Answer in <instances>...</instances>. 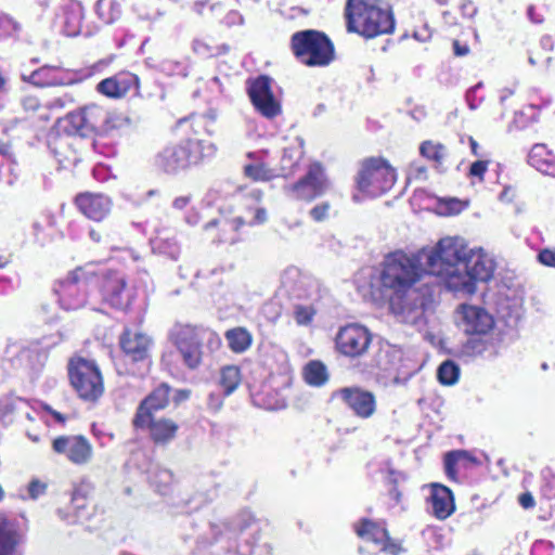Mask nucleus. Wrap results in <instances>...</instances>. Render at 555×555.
<instances>
[{
    "label": "nucleus",
    "mask_w": 555,
    "mask_h": 555,
    "mask_svg": "<svg viewBox=\"0 0 555 555\" xmlns=\"http://www.w3.org/2000/svg\"><path fill=\"white\" fill-rule=\"evenodd\" d=\"M426 273L425 266L403 251L389 254L382 266L379 282L391 312L401 321L413 323L422 314L423 299L415 285Z\"/></svg>",
    "instance_id": "1"
},
{
    "label": "nucleus",
    "mask_w": 555,
    "mask_h": 555,
    "mask_svg": "<svg viewBox=\"0 0 555 555\" xmlns=\"http://www.w3.org/2000/svg\"><path fill=\"white\" fill-rule=\"evenodd\" d=\"M347 29L364 38L389 34L395 28L390 8L383 0H347Z\"/></svg>",
    "instance_id": "2"
},
{
    "label": "nucleus",
    "mask_w": 555,
    "mask_h": 555,
    "mask_svg": "<svg viewBox=\"0 0 555 555\" xmlns=\"http://www.w3.org/2000/svg\"><path fill=\"white\" fill-rule=\"evenodd\" d=\"M470 249L464 238L447 236L441 238L434 247L423 248L418 251V261L425 266L426 273L442 279L449 289V282L460 272V263Z\"/></svg>",
    "instance_id": "3"
},
{
    "label": "nucleus",
    "mask_w": 555,
    "mask_h": 555,
    "mask_svg": "<svg viewBox=\"0 0 555 555\" xmlns=\"http://www.w3.org/2000/svg\"><path fill=\"white\" fill-rule=\"evenodd\" d=\"M397 180L396 170L378 157L363 160L356 177L357 192L352 199L360 203L366 197H377L388 192Z\"/></svg>",
    "instance_id": "4"
},
{
    "label": "nucleus",
    "mask_w": 555,
    "mask_h": 555,
    "mask_svg": "<svg viewBox=\"0 0 555 555\" xmlns=\"http://www.w3.org/2000/svg\"><path fill=\"white\" fill-rule=\"evenodd\" d=\"M496 263L494 258L483 249H470L463 263H460V272L453 275L449 282V289L472 295L476 292L477 282H488L493 278Z\"/></svg>",
    "instance_id": "5"
},
{
    "label": "nucleus",
    "mask_w": 555,
    "mask_h": 555,
    "mask_svg": "<svg viewBox=\"0 0 555 555\" xmlns=\"http://www.w3.org/2000/svg\"><path fill=\"white\" fill-rule=\"evenodd\" d=\"M211 142L184 140L167 145L157 156V165L166 172L176 173L199 164L215 154Z\"/></svg>",
    "instance_id": "6"
},
{
    "label": "nucleus",
    "mask_w": 555,
    "mask_h": 555,
    "mask_svg": "<svg viewBox=\"0 0 555 555\" xmlns=\"http://www.w3.org/2000/svg\"><path fill=\"white\" fill-rule=\"evenodd\" d=\"M291 47L295 57L306 66H326L334 60L333 43L318 30L295 33L291 39Z\"/></svg>",
    "instance_id": "7"
},
{
    "label": "nucleus",
    "mask_w": 555,
    "mask_h": 555,
    "mask_svg": "<svg viewBox=\"0 0 555 555\" xmlns=\"http://www.w3.org/2000/svg\"><path fill=\"white\" fill-rule=\"evenodd\" d=\"M68 377L78 397L94 402L104 392L102 373L95 361L82 357H74L68 363Z\"/></svg>",
    "instance_id": "8"
},
{
    "label": "nucleus",
    "mask_w": 555,
    "mask_h": 555,
    "mask_svg": "<svg viewBox=\"0 0 555 555\" xmlns=\"http://www.w3.org/2000/svg\"><path fill=\"white\" fill-rule=\"evenodd\" d=\"M208 336H212L208 330L190 324H176L170 332L172 343L190 369H195L201 364L202 343Z\"/></svg>",
    "instance_id": "9"
},
{
    "label": "nucleus",
    "mask_w": 555,
    "mask_h": 555,
    "mask_svg": "<svg viewBox=\"0 0 555 555\" xmlns=\"http://www.w3.org/2000/svg\"><path fill=\"white\" fill-rule=\"evenodd\" d=\"M55 293L65 310H77L88 302L89 281L81 269H76L57 283Z\"/></svg>",
    "instance_id": "10"
},
{
    "label": "nucleus",
    "mask_w": 555,
    "mask_h": 555,
    "mask_svg": "<svg viewBox=\"0 0 555 555\" xmlns=\"http://www.w3.org/2000/svg\"><path fill=\"white\" fill-rule=\"evenodd\" d=\"M335 341L336 348L341 354L357 358L369 350L372 335L365 326L351 323L338 331Z\"/></svg>",
    "instance_id": "11"
},
{
    "label": "nucleus",
    "mask_w": 555,
    "mask_h": 555,
    "mask_svg": "<svg viewBox=\"0 0 555 555\" xmlns=\"http://www.w3.org/2000/svg\"><path fill=\"white\" fill-rule=\"evenodd\" d=\"M328 186L323 168L320 164H313L304 178L287 188V192L296 199L311 202L323 195Z\"/></svg>",
    "instance_id": "12"
},
{
    "label": "nucleus",
    "mask_w": 555,
    "mask_h": 555,
    "mask_svg": "<svg viewBox=\"0 0 555 555\" xmlns=\"http://www.w3.org/2000/svg\"><path fill=\"white\" fill-rule=\"evenodd\" d=\"M456 323L467 335L483 336L491 332L494 326L492 315L482 307L473 305H461L456 309Z\"/></svg>",
    "instance_id": "13"
},
{
    "label": "nucleus",
    "mask_w": 555,
    "mask_h": 555,
    "mask_svg": "<svg viewBox=\"0 0 555 555\" xmlns=\"http://www.w3.org/2000/svg\"><path fill=\"white\" fill-rule=\"evenodd\" d=\"M55 453L64 455L70 463L81 466L90 463L93 456V447L81 435L60 436L52 441Z\"/></svg>",
    "instance_id": "14"
},
{
    "label": "nucleus",
    "mask_w": 555,
    "mask_h": 555,
    "mask_svg": "<svg viewBox=\"0 0 555 555\" xmlns=\"http://www.w3.org/2000/svg\"><path fill=\"white\" fill-rule=\"evenodd\" d=\"M271 85L272 79L261 76L255 79L248 88L254 106L267 118H273L281 112L280 103L273 95Z\"/></svg>",
    "instance_id": "15"
},
{
    "label": "nucleus",
    "mask_w": 555,
    "mask_h": 555,
    "mask_svg": "<svg viewBox=\"0 0 555 555\" xmlns=\"http://www.w3.org/2000/svg\"><path fill=\"white\" fill-rule=\"evenodd\" d=\"M357 534L364 541L372 543L380 551L391 555H398L402 547L398 542L389 539L384 526L369 519H362L356 525Z\"/></svg>",
    "instance_id": "16"
},
{
    "label": "nucleus",
    "mask_w": 555,
    "mask_h": 555,
    "mask_svg": "<svg viewBox=\"0 0 555 555\" xmlns=\"http://www.w3.org/2000/svg\"><path fill=\"white\" fill-rule=\"evenodd\" d=\"M169 403V387L162 384L153 390L138 406L132 424L135 428H145L153 412L165 409Z\"/></svg>",
    "instance_id": "17"
},
{
    "label": "nucleus",
    "mask_w": 555,
    "mask_h": 555,
    "mask_svg": "<svg viewBox=\"0 0 555 555\" xmlns=\"http://www.w3.org/2000/svg\"><path fill=\"white\" fill-rule=\"evenodd\" d=\"M337 396L361 418H370L376 411L375 396L360 388H343Z\"/></svg>",
    "instance_id": "18"
},
{
    "label": "nucleus",
    "mask_w": 555,
    "mask_h": 555,
    "mask_svg": "<svg viewBox=\"0 0 555 555\" xmlns=\"http://www.w3.org/2000/svg\"><path fill=\"white\" fill-rule=\"evenodd\" d=\"M78 209L88 219L102 221L112 210L113 203L111 198L102 193H82L76 197Z\"/></svg>",
    "instance_id": "19"
},
{
    "label": "nucleus",
    "mask_w": 555,
    "mask_h": 555,
    "mask_svg": "<svg viewBox=\"0 0 555 555\" xmlns=\"http://www.w3.org/2000/svg\"><path fill=\"white\" fill-rule=\"evenodd\" d=\"M138 87L139 78L137 75L130 72H120L100 81L96 86V90L107 98L120 99L132 88L138 89Z\"/></svg>",
    "instance_id": "20"
},
{
    "label": "nucleus",
    "mask_w": 555,
    "mask_h": 555,
    "mask_svg": "<svg viewBox=\"0 0 555 555\" xmlns=\"http://www.w3.org/2000/svg\"><path fill=\"white\" fill-rule=\"evenodd\" d=\"M119 344L132 361H141L147 358L152 340L143 333L126 330L120 336Z\"/></svg>",
    "instance_id": "21"
},
{
    "label": "nucleus",
    "mask_w": 555,
    "mask_h": 555,
    "mask_svg": "<svg viewBox=\"0 0 555 555\" xmlns=\"http://www.w3.org/2000/svg\"><path fill=\"white\" fill-rule=\"evenodd\" d=\"M433 514L438 519L448 518L455 509L452 492L442 485H433L430 493Z\"/></svg>",
    "instance_id": "22"
},
{
    "label": "nucleus",
    "mask_w": 555,
    "mask_h": 555,
    "mask_svg": "<svg viewBox=\"0 0 555 555\" xmlns=\"http://www.w3.org/2000/svg\"><path fill=\"white\" fill-rule=\"evenodd\" d=\"M126 281L120 274L108 275L102 285L103 297L115 308H124L128 305L125 297Z\"/></svg>",
    "instance_id": "23"
},
{
    "label": "nucleus",
    "mask_w": 555,
    "mask_h": 555,
    "mask_svg": "<svg viewBox=\"0 0 555 555\" xmlns=\"http://www.w3.org/2000/svg\"><path fill=\"white\" fill-rule=\"evenodd\" d=\"M528 163L538 171L555 177V155L546 147L545 144H534L529 154Z\"/></svg>",
    "instance_id": "24"
},
{
    "label": "nucleus",
    "mask_w": 555,
    "mask_h": 555,
    "mask_svg": "<svg viewBox=\"0 0 555 555\" xmlns=\"http://www.w3.org/2000/svg\"><path fill=\"white\" fill-rule=\"evenodd\" d=\"M150 430L151 439L157 444H165L171 441L178 431L176 422L169 418H154L151 416L146 427Z\"/></svg>",
    "instance_id": "25"
},
{
    "label": "nucleus",
    "mask_w": 555,
    "mask_h": 555,
    "mask_svg": "<svg viewBox=\"0 0 555 555\" xmlns=\"http://www.w3.org/2000/svg\"><path fill=\"white\" fill-rule=\"evenodd\" d=\"M262 154H264V152L248 154L253 162L245 165V175L255 181H269L281 176L278 170L269 167L262 162Z\"/></svg>",
    "instance_id": "26"
},
{
    "label": "nucleus",
    "mask_w": 555,
    "mask_h": 555,
    "mask_svg": "<svg viewBox=\"0 0 555 555\" xmlns=\"http://www.w3.org/2000/svg\"><path fill=\"white\" fill-rule=\"evenodd\" d=\"M18 542L20 535L14 524L0 515V555H12Z\"/></svg>",
    "instance_id": "27"
},
{
    "label": "nucleus",
    "mask_w": 555,
    "mask_h": 555,
    "mask_svg": "<svg viewBox=\"0 0 555 555\" xmlns=\"http://www.w3.org/2000/svg\"><path fill=\"white\" fill-rule=\"evenodd\" d=\"M59 74V67L43 66L33 72L28 77L23 75V79L40 87L62 86L67 83Z\"/></svg>",
    "instance_id": "28"
},
{
    "label": "nucleus",
    "mask_w": 555,
    "mask_h": 555,
    "mask_svg": "<svg viewBox=\"0 0 555 555\" xmlns=\"http://www.w3.org/2000/svg\"><path fill=\"white\" fill-rule=\"evenodd\" d=\"M229 348L235 353L245 352L253 343V336L245 327H235L225 332Z\"/></svg>",
    "instance_id": "29"
},
{
    "label": "nucleus",
    "mask_w": 555,
    "mask_h": 555,
    "mask_svg": "<svg viewBox=\"0 0 555 555\" xmlns=\"http://www.w3.org/2000/svg\"><path fill=\"white\" fill-rule=\"evenodd\" d=\"M304 154L301 142L296 141L283 151L281 158V167L279 173L281 176H288L296 167L297 163Z\"/></svg>",
    "instance_id": "30"
},
{
    "label": "nucleus",
    "mask_w": 555,
    "mask_h": 555,
    "mask_svg": "<svg viewBox=\"0 0 555 555\" xmlns=\"http://www.w3.org/2000/svg\"><path fill=\"white\" fill-rule=\"evenodd\" d=\"M304 379L314 387L324 385L328 379L326 366L320 361H310L304 367Z\"/></svg>",
    "instance_id": "31"
},
{
    "label": "nucleus",
    "mask_w": 555,
    "mask_h": 555,
    "mask_svg": "<svg viewBox=\"0 0 555 555\" xmlns=\"http://www.w3.org/2000/svg\"><path fill=\"white\" fill-rule=\"evenodd\" d=\"M241 384V372L235 365H228L221 369L219 385L224 396H230Z\"/></svg>",
    "instance_id": "32"
},
{
    "label": "nucleus",
    "mask_w": 555,
    "mask_h": 555,
    "mask_svg": "<svg viewBox=\"0 0 555 555\" xmlns=\"http://www.w3.org/2000/svg\"><path fill=\"white\" fill-rule=\"evenodd\" d=\"M465 464V463H473V464H479V461L476 460V457L465 450H457L449 452L444 457V467L448 476L454 477L456 473V465L459 464Z\"/></svg>",
    "instance_id": "33"
},
{
    "label": "nucleus",
    "mask_w": 555,
    "mask_h": 555,
    "mask_svg": "<svg viewBox=\"0 0 555 555\" xmlns=\"http://www.w3.org/2000/svg\"><path fill=\"white\" fill-rule=\"evenodd\" d=\"M267 210L262 207H255L249 208L247 212L244 216H240L235 219H233V224L235 229H238L240 227L244 224L248 225H256V224H262L267 221Z\"/></svg>",
    "instance_id": "34"
},
{
    "label": "nucleus",
    "mask_w": 555,
    "mask_h": 555,
    "mask_svg": "<svg viewBox=\"0 0 555 555\" xmlns=\"http://www.w3.org/2000/svg\"><path fill=\"white\" fill-rule=\"evenodd\" d=\"M87 129L95 130L106 118L105 111L96 104H90L81 108Z\"/></svg>",
    "instance_id": "35"
},
{
    "label": "nucleus",
    "mask_w": 555,
    "mask_h": 555,
    "mask_svg": "<svg viewBox=\"0 0 555 555\" xmlns=\"http://www.w3.org/2000/svg\"><path fill=\"white\" fill-rule=\"evenodd\" d=\"M88 501L80 488L75 489L72 496V508L76 514V520L88 519L89 513H87Z\"/></svg>",
    "instance_id": "36"
},
{
    "label": "nucleus",
    "mask_w": 555,
    "mask_h": 555,
    "mask_svg": "<svg viewBox=\"0 0 555 555\" xmlns=\"http://www.w3.org/2000/svg\"><path fill=\"white\" fill-rule=\"evenodd\" d=\"M421 154L438 164H441L446 156V147L442 144L431 141L424 142L420 147Z\"/></svg>",
    "instance_id": "37"
},
{
    "label": "nucleus",
    "mask_w": 555,
    "mask_h": 555,
    "mask_svg": "<svg viewBox=\"0 0 555 555\" xmlns=\"http://www.w3.org/2000/svg\"><path fill=\"white\" fill-rule=\"evenodd\" d=\"M459 367L452 361L443 362L438 369V379L443 385H453L459 378Z\"/></svg>",
    "instance_id": "38"
},
{
    "label": "nucleus",
    "mask_w": 555,
    "mask_h": 555,
    "mask_svg": "<svg viewBox=\"0 0 555 555\" xmlns=\"http://www.w3.org/2000/svg\"><path fill=\"white\" fill-rule=\"evenodd\" d=\"M293 314L298 325L308 326L313 321L315 309L311 305H295Z\"/></svg>",
    "instance_id": "39"
},
{
    "label": "nucleus",
    "mask_w": 555,
    "mask_h": 555,
    "mask_svg": "<svg viewBox=\"0 0 555 555\" xmlns=\"http://www.w3.org/2000/svg\"><path fill=\"white\" fill-rule=\"evenodd\" d=\"M65 33L67 36H76L80 33L81 28V10L74 9L66 14L65 17Z\"/></svg>",
    "instance_id": "40"
},
{
    "label": "nucleus",
    "mask_w": 555,
    "mask_h": 555,
    "mask_svg": "<svg viewBox=\"0 0 555 555\" xmlns=\"http://www.w3.org/2000/svg\"><path fill=\"white\" fill-rule=\"evenodd\" d=\"M331 209V205L327 202H323L321 204L315 205L311 210L309 211L310 217L317 221L321 222L324 221L328 217V212Z\"/></svg>",
    "instance_id": "41"
},
{
    "label": "nucleus",
    "mask_w": 555,
    "mask_h": 555,
    "mask_svg": "<svg viewBox=\"0 0 555 555\" xmlns=\"http://www.w3.org/2000/svg\"><path fill=\"white\" fill-rule=\"evenodd\" d=\"M46 489L47 485L44 482L34 479L30 481L27 488L28 496L33 500H36L46 492Z\"/></svg>",
    "instance_id": "42"
},
{
    "label": "nucleus",
    "mask_w": 555,
    "mask_h": 555,
    "mask_svg": "<svg viewBox=\"0 0 555 555\" xmlns=\"http://www.w3.org/2000/svg\"><path fill=\"white\" fill-rule=\"evenodd\" d=\"M538 260L546 267L555 268V248H544L538 254Z\"/></svg>",
    "instance_id": "43"
},
{
    "label": "nucleus",
    "mask_w": 555,
    "mask_h": 555,
    "mask_svg": "<svg viewBox=\"0 0 555 555\" xmlns=\"http://www.w3.org/2000/svg\"><path fill=\"white\" fill-rule=\"evenodd\" d=\"M488 169V163L485 160H477L470 165L469 176L478 178L479 181L483 180V176Z\"/></svg>",
    "instance_id": "44"
},
{
    "label": "nucleus",
    "mask_w": 555,
    "mask_h": 555,
    "mask_svg": "<svg viewBox=\"0 0 555 555\" xmlns=\"http://www.w3.org/2000/svg\"><path fill=\"white\" fill-rule=\"evenodd\" d=\"M82 109L69 114L68 118L69 121L73 124V126L76 128L77 131H89L87 129V125H85V118Z\"/></svg>",
    "instance_id": "45"
},
{
    "label": "nucleus",
    "mask_w": 555,
    "mask_h": 555,
    "mask_svg": "<svg viewBox=\"0 0 555 555\" xmlns=\"http://www.w3.org/2000/svg\"><path fill=\"white\" fill-rule=\"evenodd\" d=\"M193 50L202 56L210 55L212 52L209 43L198 38L193 41Z\"/></svg>",
    "instance_id": "46"
},
{
    "label": "nucleus",
    "mask_w": 555,
    "mask_h": 555,
    "mask_svg": "<svg viewBox=\"0 0 555 555\" xmlns=\"http://www.w3.org/2000/svg\"><path fill=\"white\" fill-rule=\"evenodd\" d=\"M41 409H42V413H43V417L46 416H51L56 423H60V424H64L65 421H66V417L61 414L60 412L53 410L50 405L48 404H42L41 405Z\"/></svg>",
    "instance_id": "47"
},
{
    "label": "nucleus",
    "mask_w": 555,
    "mask_h": 555,
    "mask_svg": "<svg viewBox=\"0 0 555 555\" xmlns=\"http://www.w3.org/2000/svg\"><path fill=\"white\" fill-rule=\"evenodd\" d=\"M159 248L163 249L164 253H167L171 258H177L179 254V247L176 240H169L159 245Z\"/></svg>",
    "instance_id": "48"
},
{
    "label": "nucleus",
    "mask_w": 555,
    "mask_h": 555,
    "mask_svg": "<svg viewBox=\"0 0 555 555\" xmlns=\"http://www.w3.org/2000/svg\"><path fill=\"white\" fill-rule=\"evenodd\" d=\"M23 105L26 111L36 113L37 111H47L49 107L42 106L36 98L28 96L24 100Z\"/></svg>",
    "instance_id": "49"
},
{
    "label": "nucleus",
    "mask_w": 555,
    "mask_h": 555,
    "mask_svg": "<svg viewBox=\"0 0 555 555\" xmlns=\"http://www.w3.org/2000/svg\"><path fill=\"white\" fill-rule=\"evenodd\" d=\"M46 106L49 107L47 111H37L36 112L38 114V118H40L42 120H48L50 118L49 111H51L53 108H62L64 106V103L61 99H57L53 102L48 103Z\"/></svg>",
    "instance_id": "50"
},
{
    "label": "nucleus",
    "mask_w": 555,
    "mask_h": 555,
    "mask_svg": "<svg viewBox=\"0 0 555 555\" xmlns=\"http://www.w3.org/2000/svg\"><path fill=\"white\" fill-rule=\"evenodd\" d=\"M191 201H192L191 195L178 196L173 199L172 207L177 210H183L184 208H186L189 206Z\"/></svg>",
    "instance_id": "51"
},
{
    "label": "nucleus",
    "mask_w": 555,
    "mask_h": 555,
    "mask_svg": "<svg viewBox=\"0 0 555 555\" xmlns=\"http://www.w3.org/2000/svg\"><path fill=\"white\" fill-rule=\"evenodd\" d=\"M518 502L526 509L533 507L535 504L534 499L530 492H525L520 494Z\"/></svg>",
    "instance_id": "52"
},
{
    "label": "nucleus",
    "mask_w": 555,
    "mask_h": 555,
    "mask_svg": "<svg viewBox=\"0 0 555 555\" xmlns=\"http://www.w3.org/2000/svg\"><path fill=\"white\" fill-rule=\"evenodd\" d=\"M454 54L457 56H464L469 52V48L466 44H461L457 40L453 42Z\"/></svg>",
    "instance_id": "53"
},
{
    "label": "nucleus",
    "mask_w": 555,
    "mask_h": 555,
    "mask_svg": "<svg viewBox=\"0 0 555 555\" xmlns=\"http://www.w3.org/2000/svg\"><path fill=\"white\" fill-rule=\"evenodd\" d=\"M208 405L210 409L218 411L222 406V401L218 396L211 393L209 396Z\"/></svg>",
    "instance_id": "54"
},
{
    "label": "nucleus",
    "mask_w": 555,
    "mask_h": 555,
    "mask_svg": "<svg viewBox=\"0 0 555 555\" xmlns=\"http://www.w3.org/2000/svg\"><path fill=\"white\" fill-rule=\"evenodd\" d=\"M20 357H21V360H23V359H28V360L36 359L37 360V354L28 349L22 350Z\"/></svg>",
    "instance_id": "55"
},
{
    "label": "nucleus",
    "mask_w": 555,
    "mask_h": 555,
    "mask_svg": "<svg viewBox=\"0 0 555 555\" xmlns=\"http://www.w3.org/2000/svg\"><path fill=\"white\" fill-rule=\"evenodd\" d=\"M190 396V391L189 390H179L177 391V395L175 397L176 401H183L185 399H188Z\"/></svg>",
    "instance_id": "56"
},
{
    "label": "nucleus",
    "mask_w": 555,
    "mask_h": 555,
    "mask_svg": "<svg viewBox=\"0 0 555 555\" xmlns=\"http://www.w3.org/2000/svg\"><path fill=\"white\" fill-rule=\"evenodd\" d=\"M250 196L253 197V201L256 204H258L260 202V199H261L262 194H261L260 191L254 190V191L250 192Z\"/></svg>",
    "instance_id": "57"
},
{
    "label": "nucleus",
    "mask_w": 555,
    "mask_h": 555,
    "mask_svg": "<svg viewBox=\"0 0 555 555\" xmlns=\"http://www.w3.org/2000/svg\"><path fill=\"white\" fill-rule=\"evenodd\" d=\"M480 85H477L476 87H474L473 89H470L468 92H467V100H468V103H469V107L472 109H475L476 108V105L470 101V96H472V93L475 91L476 88H478Z\"/></svg>",
    "instance_id": "58"
},
{
    "label": "nucleus",
    "mask_w": 555,
    "mask_h": 555,
    "mask_svg": "<svg viewBox=\"0 0 555 555\" xmlns=\"http://www.w3.org/2000/svg\"><path fill=\"white\" fill-rule=\"evenodd\" d=\"M90 237L94 241V242H99L100 241V234L96 233L94 230H91L90 231Z\"/></svg>",
    "instance_id": "59"
},
{
    "label": "nucleus",
    "mask_w": 555,
    "mask_h": 555,
    "mask_svg": "<svg viewBox=\"0 0 555 555\" xmlns=\"http://www.w3.org/2000/svg\"><path fill=\"white\" fill-rule=\"evenodd\" d=\"M470 146H472V151L474 154H477V147H478V144L477 142L470 138Z\"/></svg>",
    "instance_id": "60"
},
{
    "label": "nucleus",
    "mask_w": 555,
    "mask_h": 555,
    "mask_svg": "<svg viewBox=\"0 0 555 555\" xmlns=\"http://www.w3.org/2000/svg\"><path fill=\"white\" fill-rule=\"evenodd\" d=\"M454 205H456L457 207L453 209L454 212H459L462 208H461V203L457 202V201H454L453 202Z\"/></svg>",
    "instance_id": "61"
},
{
    "label": "nucleus",
    "mask_w": 555,
    "mask_h": 555,
    "mask_svg": "<svg viewBox=\"0 0 555 555\" xmlns=\"http://www.w3.org/2000/svg\"><path fill=\"white\" fill-rule=\"evenodd\" d=\"M185 221L190 224H196L197 223V218H194V219H191V218H186Z\"/></svg>",
    "instance_id": "62"
},
{
    "label": "nucleus",
    "mask_w": 555,
    "mask_h": 555,
    "mask_svg": "<svg viewBox=\"0 0 555 555\" xmlns=\"http://www.w3.org/2000/svg\"><path fill=\"white\" fill-rule=\"evenodd\" d=\"M392 493L395 494V498H396V500L398 501V500H399V496H400L399 492H397V491H395V490H393V491H392Z\"/></svg>",
    "instance_id": "63"
},
{
    "label": "nucleus",
    "mask_w": 555,
    "mask_h": 555,
    "mask_svg": "<svg viewBox=\"0 0 555 555\" xmlns=\"http://www.w3.org/2000/svg\"><path fill=\"white\" fill-rule=\"evenodd\" d=\"M532 10H533V9H532V7H530V8L528 9V14H529V16H530V17H531V16H532V14H533V11H532Z\"/></svg>",
    "instance_id": "64"
}]
</instances>
